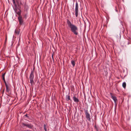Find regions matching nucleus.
<instances>
[{
  "mask_svg": "<svg viewBox=\"0 0 131 131\" xmlns=\"http://www.w3.org/2000/svg\"><path fill=\"white\" fill-rule=\"evenodd\" d=\"M27 14H26L25 15H24V17L25 18H27Z\"/></svg>",
  "mask_w": 131,
  "mask_h": 131,
  "instance_id": "17",
  "label": "nucleus"
},
{
  "mask_svg": "<svg viewBox=\"0 0 131 131\" xmlns=\"http://www.w3.org/2000/svg\"><path fill=\"white\" fill-rule=\"evenodd\" d=\"M96 129L97 130V128H96Z\"/></svg>",
  "mask_w": 131,
  "mask_h": 131,
  "instance_id": "26",
  "label": "nucleus"
},
{
  "mask_svg": "<svg viewBox=\"0 0 131 131\" xmlns=\"http://www.w3.org/2000/svg\"><path fill=\"white\" fill-rule=\"evenodd\" d=\"M18 19L19 23V24L21 25L23 24V20L21 16H18Z\"/></svg>",
  "mask_w": 131,
  "mask_h": 131,
  "instance_id": "7",
  "label": "nucleus"
},
{
  "mask_svg": "<svg viewBox=\"0 0 131 131\" xmlns=\"http://www.w3.org/2000/svg\"><path fill=\"white\" fill-rule=\"evenodd\" d=\"M73 98V100L74 102L77 103H78L79 102V100L78 98H76L75 96H74Z\"/></svg>",
  "mask_w": 131,
  "mask_h": 131,
  "instance_id": "8",
  "label": "nucleus"
},
{
  "mask_svg": "<svg viewBox=\"0 0 131 131\" xmlns=\"http://www.w3.org/2000/svg\"><path fill=\"white\" fill-rule=\"evenodd\" d=\"M5 74H6V72H5L4 73V74H2V78L5 77Z\"/></svg>",
  "mask_w": 131,
  "mask_h": 131,
  "instance_id": "16",
  "label": "nucleus"
},
{
  "mask_svg": "<svg viewBox=\"0 0 131 131\" xmlns=\"http://www.w3.org/2000/svg\"><path fill=\"white\" fill-rule=\"evenodd\" d=\"M52 58L53 59V55H52Z\"/></svg>",
  "mask_w": 131,
  "mask_h": 131,
  "instance_id": "24",
  "label": "nucleus"
},
{
  "mask_svg": "<svg viewBox=\"0 0 131 131\" xmlns=\"http://www.w3.org/2000/svg\"><path fill=\"white\" fill-rule=\"evenodd\" d=\"M66 100L67 101H68L69 100H70V96L69 95H67L66 96Z\"/></svg>",
  "mask_w": 131,
  "mask_h": 131,
  "instance_id": "11",
  "label": "nucleus"
},
{
  "mask_svg": "<svg viewBox=\"0 0 131 131\" xmlns=\"http://www.w3.org/2000/svg\"><path fill=\"white\" fill-rule=\"evenodd\" d=\"M44 128H46V125H44Z\"/></svg>",
  "mask_w": 131,
  "mask_h": 131,
  "instance_id": "22",
  "label": "nucleus"
},
{
  "mask_svg": "<svg viewBox=\"0 0 131 131\" xmlns=\"http://www.w3.org/2000/svg\"><path fill=\"white\" fill-rule=\"evenodd\" d=\"M27 124H25L24 123H22V125L23 126V127H25V126H27Z\"/></svg>",
  "mask_w": 131,
  "mask_h": 131,
  "instance_id": "15",
  "label": "nucleus"
},
{
  "mask_svg": "<svg viewBox=\"0 0 131 131\" xmlns=\"http://www.w3.org/2000/svg\"><path fill=\"white\" fill-rule=\"evenodd\" d=\"M17 2V3L18 4V2Z\"/></svg>",
  "mask_w": 131,
  "mask_h": 131,
  "instance_id": "27",
  "label": "nucleus"
},
{
  "mask_svg": "<svg viewBox=\"0 0 131 131\" xmlns=\"http://www.w3.org/2000/svg\"><path fill=\"white\" fill-rule=\"evenodd\" d=\"M34 71H31V73L30 75L29 79H30V83L31 86H32L33 84L34 83Z\"/></svg>",
  "mask_w": 131,
  "mask_h": 131,
  "instance_id": "2",
  "label": "nucleus"
},
{
  "mask_svg": "<svg viewBox=\"0 0 131 131\" xmlns=\"http://www.w3.org/2000/svg\"><path fill=\"white\" fill-rule=\"evenodd\" d=\"M13 4L14 5H15V1L14 2H13Z\"/></svg>",
  "mask_w": 131,
  "mask_h": 131,
  "instance_id": "21",
  "label": "nucleus"
},
{
  "mask_svg": "<svg viewBox=\"0 0 131 131\" xmlns=\"http://www.w3.org/2000/svg\"><path fill=\"white\" fill-rule=\"evenodd\" d=\"M44 129L45 130V131H47V130L46 128H44Z\"/></svg>",
  "mask_w": 131,
  "mask_h": 131,
  "instance_id": "23",
  "label": "nucleus"
},
{
  "mask_svg": "<svg viewBox=\"0 0 131 131\" xmlns=\"http://www.w3.org/2000/svg\"><path fill=\"white\" fill-rule=\"evenodd\" d=\"M15 13L19 15L18 16H21V12L19 8L16 9L15 10Z\"/></svg>",
  "mask_w": 131,
  "mask_h": 131,
  "instance_id": "5",
  "label": "nucleus"
},
{
  "mask_svg": "<svg viewBox=\"0 0 131 131\" xmlns=\"http://www.w3.org/2000/svg\"><path fill=\"white\" fill-rule=\"evenodd\" d=\"M25 116L28 117H29V116H28V115L27 114H26L25 115Z\"/></svg>",
  "mask_w": 131,
  "mask_h": 131,
  "instance_id": "19",
  "label": "nucleus"
},
{
  "mask_svg": "<svg viewBox=\"0 0 131 131\" xmlns=\"http://www.w3.org/2000/svg\"><path fill=\"white\" fill-rule=\"evenodd\" d=\"M6 87V91L8 92H9L10 91V89L8 85H5Z\"/></svg>",
  "mask_w": 131,
  "mask_h": 131,
  "instance_id": "9",
  "label": "nucleus"
},
{
  "mask_svg": "<svg viewBox=\"0 0 131 131\" xmlns=\"http://www.w3.org/2000/svg\"><path fill=\"white\" fill-rule=\"evenodd\" d=\"M86 117V119L89 121H90V116L89 114L88 113V110H86L85 111Z\"/></svg>",
  "mask_w": 131,
  "mask_h": 131,
  "instance_id": "4",
  "label": "nucleus"
},
{
  "mask_svg": "<svg viewBox=\"0 0 131 131\" xmlns=\"http://www.w3.org/2000/svg\"><path fill=\"white\" fill-rule=\"evenodd\" d=\"M32 125L31 124H27V127L30 128H31L32 127Z\"/></svg>",
  "mask_w": 131,
  "mask_h": 131,
  "instance_id": "10",
  "label": "nucleus"
},
{
  "mask_svg": "<svg viewBox=\"0 0 131 131\" xmlns=\"http://www.w3.org/2000/svg\"><path fill=\"white\" fill-rule=\"evenodd\" d=\"M71 63L72 64L73 67H74L75 64V61L74 60H72L71 61Z\"/></svg>",
  "mask_w": 131,
  "mask_h": 131,
  "instance_id": "13",
  "label": "nucleus"
},
{
  "mask_svg": "<svg viewBox=\"0 0 131 131\" xmlns=\"http://www.w3.org/2000/svg\"><path fill=\"white\" fill-rule=\"evenodd\" d=\"M2 78L3 80V81L4 80H5V77H4V78L3 77V78Z\"/></svg>",
  "mask_w": 131,
  "mask_h": 131,
  "instance_id": "20",
  "label": "nucleus"
},
{
  "mask_svg": "<svg viewBox=\"0 0 131 131\" xmlns=\"http://www.w3.org/2000/svg\"><path fill=\"white\" fill-rule=\"evenodd\" d=\"M12 1H13V2H14L15 1V0H12Z\"/></svg>",
  "mask_w": 131,
  "mask_h": 131,
  "instance_id": "25",
  "label": "nucleus"
},
{
  "mask_svg": "<svg viewBox=\"0 0 131 131\" xmlns=\"http://www.w3.org/2000/svg\"><path fill=\"white\" fill-rule=\"evenodd\" d=\"M15 33L16 34H17L18 35L20 33V31L19 30H18L16 29L15 31Z\"/></svg>",
  "mask_w": 131,
  "mask_h": 131,
  "instance_id": "12",
  "label": "nucleus"
},
{
  "mask_svg": "<svg viewBox=\"0 0 131 131\" xmlns=\"http://www.w3.org/2000/svg\"><path fill=\"white\" fill-rule=\"evenodd\" d=\"M110 94L111 95V96L112 98L114 100V101L115 102V104H116V102H117V99L116 97L115 96H113V94L112 93H110Z\"/></svg>",
  "mask_w": 131,
  "mask_h": 131,
  "instance_id": "6",
  "label": "nucleus"
},
{
  "mask_svg": "<svg viewBox=\"0 0 131 131\" xmlns=\"http://www.w3.org/2000/svg\"><path fill=\"white\" fill-rule=\"evenodd\" d=\"M4 83H5V85H7V83H6V81H5V80H4Z\"/></svg>",
  "mask_w": 131,
  "mask_h": 131,
  "instance_id": "18",
  "label": "nucleus"
},
{
  "mask_svg": "<svg viewBox=\"0 0 131 131\" xmlns=\"http://www.w3.org/2000/svg\"><path fill=\"white\" fill-rule=\"evenodd\" d=\"M67 23L68 27L70 29V30L74 35H78V27L72 24L69 19L67 20Z\"/></svg>",
  "mask_w": 131,
  "mask_h": 131,
  "instance_id": "1",
  "label": "nucleus"
},
{
  "mask_svg": "<svg viewBox=\"0 0 131 131\" xmlns=\"http://www.w3.org/2000/svg\"><path fill=\"white\" fill-rule=\"evenodd\" d=\"M78 2H77L75 4V14L76 17H77L78 16Z\"/></svg>",
  "mask_w": 131,
  "mask_h": 131,
  "instance_id": "3",
  "label": "nucleus"
},
{
  "mask_svg": "<svg viewBox=\"0 0 131 131\" xmlns=\"http://www.w3.org/2000/svg\"><path fill=\"white\" fill-rule=\"evenodd\" d=\"M126 84L125 82H124L122 84V86L124 88H125L126 87Z\"/></svg>",
  "mask_w": 131,
  "mask_h": 131,
  "instance_id": "14",
  "label": "nucleus"
}]
</instances>
